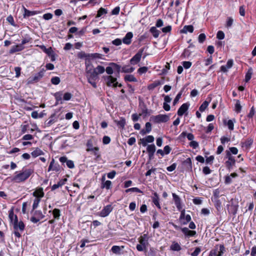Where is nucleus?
I'll list each match as a JSON object with an SVG mask.
<instances>
[{
	"label": "nucleus",
	"mask_w": 256,
	"mask_h": 256,
	"mask_svg": "<svg viewBox=\"0 0 256 256\" xmlns=\"http://www.w3.org/2000/svg\"><path fill=\"white\" fill-rule=\"evenodd\" d=\"M8 218L10 224L13 226L14 236L17 238H20L21 236L20 233L24 230L25 224L22 220L18 222L17 216L14 214L13 208L8 211Z\"/></svg>",
	"instance_id": "1"
},
{
	"label": "nucleus",
	"mask_w": 256,
	"mask_h": 256,
	"mask_svg": "<svg viewBox=\"0 0 256 256\" xmlns=\"http://www.w3.org/2000/svg\"><path fill=\"white\" fill-rule=\"evenodd\" d=\"M34 173V170L32 168H23L21 170L16 172L12 178V180L20 183L25 182Z\"/></svg>",
	"instance_id": "2"
},
{
	"label": "nucleus",
	"mask_w": 256,
	"mask_h": 256,
	"mask_svg": "<svg viewBox=\"0 0 256 256\" xmlns=\"http://www.w3.org/2000/svg\"><path fill=\"white\" fill-rule=\"evenodd\" d=\"M86 76L88 82L94 88H96V80L98 79V76L92 68V66H87L86 68Z\"/></svg>",
	"instance_id": "3"
},
{
	"label": "nucleus",
	"mask_w": 256,
	"mask_h": 256,
	"mask_svg": "<svg viewBox=\"0 0 256 256\" xmlns=\"http://www.w3.org/2000/svg\"><path fill=\"white\" fill-rule=\"evenodd\" d=\"M170 120V116L167 114H158L152 116L150 118V120L154 123L158 124L161 122H166Z\"/></svg>",
	"instance_id": "4"
},
{
	"label": "nucleus",
	"mask_w": 256,
	"mask_h": 256,
	"mask_svg": "<svg viewBox=\"0 0 256 256\" xmlns=\"http://www.w3.org/2000/svg\"><path fill=\"white\" fill-rule=\"evenodd\" d=\"M103 78L108 86H113L114 88L118 86L119 87L122 86V84H118V82L116 81V78H114L112 76H104Z\"/></svg>",
	"instance_id": "5"
},
{
	"label": "nucleus",
	"mask_w": 256,
	"mask_h": 256,
	"mask_svg": "<svg viewBox=\"0 0 256 256\" xmlns=\"http://www.w3.org/2000/svg\"><path fill=\"white\" fill-rule=\"evenodd\" d=\"M224 251L225 248L224 245H216L210 250L208 256H222Z\"/></svg>",
	"instance_id": "6"
},
{
	"label": "nucleus",
	"mask_w": 256,
	"mask_h": 256,
	"mask_svg": "<svg viewBox=\"0 0 256 256\" xmlns=\"http://www.w3.org/2000/svg\"><path fill=\"white\" fill-rule=\"evenodd\" d=\"M87 152H92V154L96 156V159L100 158V154L99 152V148L98 147L93 148L92 144L91 142L88 141L86 144Z\"/></svg>",
	"instance_id": "7"
},
{
	"label": "nucleus",
	"mask_w": 256,
	"mask_h": 256,
	"mask_svg": "<svg viewBox=\"0 0 256 256\" xmlns=\"http://www.w3.org/2000/svg\"><path fill=\"white\" fill-rule=\"evenodd\" d=\"M144 48H142L138 52L130 59V63L131 64L135 65L138 64L140 60Z\"/></svg>",
	"instance_id": "8"
},
{
	"label": "nucleus",
	"mask_w": 256,
	"mask_h": 256,
	"mask_svg": "<svg viewBox=\"0 0 256 256\" xmlns=\"http://www.w3.org/2000/svg\"><path fill=\"white\" fill-rule=\"evenodd\" d=\"M44 72L40 71L36 74L34 76H30L27 80V84H33L39 81L43 76Z\"/></svg>",
	"instance_id": "9"
},
{
	"label": "nucleus",
	"mask_w": 256,
	"mask_h": 256,
	"mask_svg": "<svg viewBox=\"0 0 256 256\" xmlns=\"http://www.w3.org/2000/svg\"><path fill=\"white\" fill-rule=\"evenodd\" d=\"M112 210V205H107L100 211V216L102 217H106L108 216Z\"/></svg>",
	"instance_id": "10"
},
{
	"label": "nucleus",
	"mask_w": 256,
	"mask_h": 256,
	"mask_svg": "<svg viewBox=\"0 0 256 256\" xmlns=\"http://www.w3.org/2000/svg\"><path fill=\"white\" fill-rule=\"evenodd\" d=\"M60 170V168L58 164H55L54 160L53 158L50 162V166L48 168V172L51 170L58 172Z\"/></svg>",
	"instance_id": "11"
},
{
	"label": "nucleus",
	"mask_w": 256,
	"mask_h": 256,
	"mask_svg": "<svg viewBox=\"0 0 256 256\" xmlns=\"http://www.w3.org/2000/svg\"><path fill=\"white\" fill-rule=\"evenodd\" d=\"M44 194L42 188H36L32 193L33 196L36 197V198H39L40 200H41L44 197Z\"/></svg>",
	"instance_id": "12"
},
{
	"label": "nucleus",
	"mask_w": 256,
	"mask_h": 256,
	"mask_svg": "<svg viewBox=\"0 0 256 256\" xmlns=\"http://www.w3.org/2000/svg\"><path fill=\"white\" fill-rule=\"evenodd\" d=\"M172 197L174 201V204L178 210H181L182 206L181 205L180 198L176 194H172Z\"/></svg>",
	"instance_id": "13"
},
{
	"label": "nucleus",
	"mask_w": 256,
	"mask_h": 256,
	"mask_svg": "<svg viewBox=\"0 0 256 256\" xmlns=\"http://www.w3.org/2000/svg\"><path fill=\"white\" fill-rule=\"evenodd\" d=\"M133 37V34L132 32H128L122 39V42L126 44H130L132 42V38Z\"/></svg>",
	"instance_id": "14"
},
{
	"label": "nucleus",
	"mask_w": 256,
	"mask_h": 256,
	"mask_svg": "<svg viewBox=\"0 0 256 256\" xmlns=\"http://www.w3.org/2000/svg\"><path fill=\"white\" fill-rule=\"evenodd\" d=\"M188 105L186 104H183L178 110V114L182 116L188 110Z\"/></svg>",
	"instance_id": "15"
},
{
	"label": "nucleus",
	"mask_w": 256,
	"mask_h": 256,
	"mask_svg": "<svg viewBox=\"0 0 256 256\" xmlns=\"http://www.w3.org/2000/svg\"><path fill=\"white\" fill-rule=\"evenodd\" d=\"M227 156L228 159L226 162V165L228 168H230L235 164L236 160L234 158L231 156L229 152H228Z\"/></svg>",
	"instance_id": "16"
},
{
	"label": "nucleus",
	"mask_w": 256,
	"mask_h": 256,
	"mask_svg": "<svg viewBox=\"0 0 256 256\" xmlns=\"http://www.w3.org/2000/svg\"><path fill=\"white\" fill-rule=\"evenodd\" d=\"M153 203L155 206L160 210L161 209V206L160 204V198L158 194L156 192L154 193V196L152 197Z\"/></svg>",
	"instance_id": "17"
},
{
	"label": "nucleus",
	"mask_w": 256,
	"mask_h": 256,
	"mask_svg": "<svg viewBox=\"0 0 256 256\" xmlns=\"http://www.w3.org/2000/svg\"><path fill=\"white\" fill-rule=\"evenodd\" d=\"M24 14L23 16H24V18H28L29 16L38 14L40 13V12L38 11L29 10H27L26 8H24Z\"/></svg>",
	"instance_id": "18"
},
{
	"label": "nucleus",
	"mask_w": 256,
	"mask_h": 256,
	"mask_svg": "<svg viewBox=\"0 0 256 256\" xmlns=\"http://www.w3.org/2000/svg\"><path fill=\"white\" fill-rule=\"evenodd\" d=\"M154 137L152 136L149 135L146 137V138L141 140L142 144L144 146H146L147 144V142H152L154 141Z\"/></svg>",
	"instance_id": "19"
},
{
	"label": "nucleus",
	"mask_w": 256,
	"mask_h": 256,
	"mask_svg": "<svg viewBox=\"0 0 256 256\" xmlns=\"http://www.w3.org/2000/svg\"><path fill=\"white\" fill-rule=\"evenodd\" d=\"M253 143V140L251 138L246 139L244 142H242V146L246 149H248Z\"/></svg>",
	"instance_id": "20"
},
{
	"label": "nucleus",
	"mask_w": 256,
	"mask_h": 256,
	"mask_svg": "<svg viewBox=\"0 0 256 256\" xmlns=\"http://www.w3.org/2000/svg\"><path fill=\"white\" fill-rule=\"evenodd\" d=\"M24 46H22V44H20L14 46L12 47V48L10 51V54H13V53L17 52H20V51H21L22 50H24Z\"/></svg>",
	"instance_id": "21"
},
{
	"label": "nucleus",
	"mask_w": 256,
	"mask_h": 256,
	"mask_svg": "<svg viewBox=\"0 0 256 256\" xmlns=\"http://www.w3.org/2000/svg\"><path fill=\"white\" fill-rule=\"evenodd\" d=\"M194 27L192 25L184 26L180 32L182 34H186L188 32L192 33L194 32Z\"/></svg>",
	"instance_id": "22"
},
{
	"label": "nucleus",
	"mask_w": 256,
	"mask_h": 256,
	"mask_svg": "<svg viewBox=\"0 0 256 256\" xmlns=\"http://www.w3.org/2000/svg\"><path fill=\"white\" fill-rule=\"evenodd\" d=\"M66 180V178H64L60 180L56 184H54L52 186V190H54L59 188L60 187H61L62 186L65 184Z\"/></svg>",
	"instance_id": "23"
},
{
	"label": "nucleus",
	"mask_w": 256,
	"mask_h": 256,
	"mask_svg": "<svg viewBox=\"0 0 256 256\" xmlns=\"http://www.w3.org/2000/svg\"><path fill=\"white\" fill-rule=\"evenodd\" d=\"M31 154L32 157L36 158L40 156L44 155V152L40 148H36L32 152Z\"/></svg>",
	"instance_id": "24"
},
{
	"label": "nucleus",
	"mask_w": 256,
	"mask_h": 256,
	"mask_svg": "<svg viewBox=\"0 0 256 256\" xmlns=\"http://www.w3.org/2000/svg\"><path fill=\"white\" fill-rule=\"evenodd\" d=\"M170 249L173 251L178 252L181 250L182 248L178 243L176 242H173L170 246Z\"/></svg>",
	"instance_id": "25"
},
{
	"label": "nucleus",
	"mask_w": 256,
	"mask_h": 256,
	"mask_svg": "<svg viewBox=\"0 0 256 256\" xmlns=\"http://www.w3.org/2000/svg\"><path fill=\"white\" fill-rule=\"evenodd\" d=\"M182 231L185 235L188 236H194L196 234L195 231L190 230L187 228H182Z\"/></svg>",
	"instance_id": "26"
},
{
	"label": "nucleus",
	"mask_w": 256,
	"mask_h": 256,
	"mask_svg": "<svg viewBox=\"0 0 256 256\" xmlns=\"http://www.w3.org/2000/svg\"><path fill=\"white\" fill-rule=\"evenodd\" d=\"M150 32L154 38H158L160 34V31L157 30L155 26L151 27Z\"/></svg>",
	"instance_id": "27"
},
{
	"label": "nucleus",
	"mask_w": 256,
	"mask_h": 256,
	"mask_svg": "<svg viewBox=\"0 0 256 256\" xmlns=\"http://www.w3.org/2000/svg\"><path fill=\"white\" fill-rule=\"evenodd\" d=\"M236 122V120H230L226 122V120H224V124H226L228 126V128L230 130H232L234 128V122Z\"/></svg>",
	"instance_id": "28"
},
{
	"label": "nucleus",
	"mask_w": 256,
	"mask_h": 256,
	"mask_svg": "<svg viewBox=\"0 0 256 256\" xmlns=\"http://www.w3.org/2000/svg\"><path fill=\"white\" fill-rule=\"evenodd\" d=\"M160 82L159 80H156L154 81V82L150 84L148 86V88L149 90H153L154 88L157 87L158 86H160Z\"/></svg>",
	"instance_id": "29"
},
{
	"label": "nucleus",
	"mask_w": 256,
	"mask_h": 256,
	"mask_svg": "<svg viewBox=\"0 0 256 256\" xmlns=\"http://www.w3.org/2000/svg\"><path fill=\"white\" fill-rule=\"evenodd\" d=\"M124 80L126 82H136L137 79L132 74H127L124 76Z\"/></svg>",
	"instance_id": "30"
},
{
	"label": "nucleus",
	"mask_w": 256,
	"mask_h": 256,
	"mask_svg": "<svg viewBox=\"0 0 256 256\" xmlns=\"http://www.w3.org/2000/svg\"><path fill=\"white\" fill-rule=\"evenodd\" d=\"M112 186V182L110 180H106V182H102L101 188H106L109 190L110 188Z\"/></svg>",
	"instance_id": "31"
},
{
	"label": "nucleus",
	"mask_w": 256,
	"mask_h": 256,
	"mask_svg": "<svg viewBox=\"0 0 256 256\" xmlns=\"http://www.w3.org/2000/svg\"><path fill=\"white\" fill-rule=\"evenodd\" d=\"M52 214L55 219L59 220L60 216V211L58 208H54L52 210Z\"/></svg>",
	"instance_id": "32"
},
{
	"label": "nucleus",
	"mask_w": 256,
	"mask_h": 256,
	"mask_svg": "<svg viewBox=\"0 0 256 256\" xmlns=\"http://www.w3.org/2000/svg\"><path fill=\"white\" fill-rule=\"evenodd\" d=\"M134 70V68L130 67L128 66H125L122 68V72L126 73L132 72Z\"/></svg>",
	"instance_id": "33"
},
{
	"label": "nucleus",
	"mask_w": 256,
	"mask_h": 256,
	"mask_svg": "<svg viewBox=\"0 0 256 256\" xmlns=\"http://www.w3.org/2000/svg\"><path fill=\"white\" fill-rule=\"evenodd\" d=\"M252 68H250L246 72L245 76V81L246 82H248L252 78Z\"/></svg>",
	"instance_id": "34"
},
{
	"label": "nucleus",
	"mask_w": 256,
	"mask_h": 256,
	"mask_svg": "<svg viewBox=\"0 0 256 256\" xmlns=\"http://www.w3.org/2000/svg\"><path fill=\"white\" fill-rule=\"evenodd\" d=\"M94 70H96L98 76V74H103L105 71L104 68L101 66H98L96 68H94Z\"/></svg>",
	"instance_id": "35"
},
{
	"label": "nucleus",
	"mask_w": 256,
	"mask_h": 256,
	"mask_svg": "<svg viewBox=\"0 0 256 256\" xmlns=\"http://www.w3.org/2000/svg\"><path fill=\"white\" fill-rule=\"evenodd\" d=\"M107 12L108 11L106 9L102 8H100L98 12L96 18H99L102 15L107 14Z\"/></svg>",
	"instance_id": "36"
},
{
	"label": "nucleus",
	"mask_w": 256,
	"mask_h": 256,
	"mask_svg": "<svg viewBox=\"0 0 256 256\" xmlns=\"http://www.w3.org/2000/svg\"><path fill=\"white\" fill-rule=\"evenodd\" d=\"M156 148L154 144H148L147 146L146 150L148 152H155Z\"/></svg>",
	"instance_id": "37"
},
{
	"label": "nucleus",
	"mask_w": 256,
	"mask_h": 256,
	"mask_svg": "<svg viewBox=\"0 0 256 256\" xmlns=\"http://www.w3.org/2000/svg\"><path fill=\"white\" fill-rule=\"evenodd\" d=\"M234 22V19L232 17H228L226 22V26L228 28H230Z\"/></svg>",
	"instance_id": "38"
},
{
	"label": "nucleus",
	"mask_w": 256,
	"mask_h": 256,
	"mask_svg": "<svg viewBox=\"0 0 256 256\" xmlns=\"http://www.w3.org/2000/svg\"><path fill=\"white\" fill-rule=\"evenodd\" d=\"M78 56L80 58H90V54H87L84 52H80L78 53Z\"/></svg>",
	"instance_id": "39"
},
{
	"label": "nucleus",
	"mask_w": 256,
	"mask_h": 256,
	"mask_svg": "<svg viewBox=\"0 0 256 256\" xmlns=\"http://www.w3.org/2000/svg\"><path fill=\"white\" fill-rule=\"evenodd\" d=\"M181 135L183 136H186L188 139L189 140H193L194 139V136L193 134H191V133H188V134H187L186 132H182L181 134Z\"/></svg>",
	"instance_id": "40"
},
{
	"label": "nucleus",
	"mask_w": 256,
	"mask_h": 256,
	"mask_svg": "<svg viewBox=\"0 0 256 256\" xmlns=\"http://www.w3.org/2000/svg\"><path fill=\"white\" fill-rule=\"evenodd\" d=\"M242 110V106L240 104V102L238 100H236V104H235V111L237 113H239Z\"/></svg>",
	"instance_id": "41"
},
{
	"label": "nucleus",
	"mask_w": 256,
	"mask_h": 256,
	"mask_svg": "<svg viewBox=\"0 0 256 256\" xmlns=\"http://www.w3.org/2000/svg\"><path fill=\"white\" fill-rule=\"evenodd\" d=\"M126 192L127 193L129 192H136L139 193H142V192L138 188H128L126 190Z\"/></svg>",
	"instance_id": "42"
},
{
	"label": "nucleus",
	"mask_w": 256,
	"mask_h": 256,
	"mask_svg": "<svg viewBox=\"0 0 256 256\" xmlns=\"http://www.w3.org/2000/svg\"><path fill=\"white\" fill-rule=\"evenodd\" d=\"M208 104H209V102L207 101H204L202 104V105L200 106V108H199V110L201 112H204L206 108L208 106Z\"/></svg>",
	"instance_id": "43"
},
{
	"label": "nucleus",
	"mask_w": 256,
	"mask_h": 256,
	"mask_svg": "<svg viewBox=\"0 0 256 256\" xmlns=\"http://www.w3.org/2000/svg\"><path fill=\"white\" fill-rule=\"evenodd\" d=\"M51 82L54 84H58L60 82V78L58 76L53 77L51 79Z\"/></svg>",
	"instance_id": "44"
},
{
	"label": "nucleus",
	"mask_w": 256,
	"mask_h": 256,
	"mask_svg": "<svg viewBox=\"0 0 256 256\" xmlns=\"http://www.w3.org/2000/svg\"><path fill=\"white\" fill-rule=\"evenodd\" d=\"M6 20L12 26H16L14 19L12 16L10 15L6 18Z\"/></svg>",
	"instance_id": "45"
},
{
	"label": "nucleus",
	"mask_w": 256,
	"mask_h": 256,
	"mask_svg": "<svg viewBox=\"0 0 256 256\" xmlns=\"http://www.w3.org/2000/svg\"><path fill=\"white\" fill-rule=\"evenodd\" d=\"M40 201V200L39 198H35V199L34 200V203L32 204V209L33 210H35L38 207Z\"/></svg>",
	"instance_id": "46"
},
{
	"label": "nucleus",
	"mask_w": 256,
	"mask_h": 256,
	"mask_svg": "<svg viewBox=\"0 0 256 256\" xmlns=\"http://www.w3.org/2000/svg\"><path fill=\"white\" fill-rule=\"evenodd\" d=\"M183 67L186 69L189 68L192 65V63L188 61H184L182 63Z\"/></svg>",
	"instance_id": "47"
},
{
	"label": "nucleus",
	"mask_w": 256,
	"mask_h": 256,
	"mask_svg": "<svg viewBox=\"0 0 256 256\" xmlns=\"http://www.w3.org/2000/svg\"><path fill=\"white\" fill-rule=\"evenodd\" d=\"M224 34L222 31L219 30L216 34V38L219 40H223L224 38Z\"/></svg>",
	"instance_id": "48"
},
{
	"label": "nucleus",
	"mask_w": 256,
	"mask_h": 256,
	"mask_svg": "<svg viewBox=\"0 0 256 256\" xmlns=\"http://www.w3.org/2000/svg\"><path fill=\"white\" fill-rule=\"evenodd\" d=\"M148 68L146 66H143L139 68L138 70V72L139 74H142L146 73L148 71Z\"/></svg>",
	"instance_id": "49"
},
{
	"label": "nucleus",
	"mask_w": 256,
	"mask_h": 256,
	"mask_svg": "<svg viewBox=\"0 0 256 256\" xmlns=\"http://www.w3.org/2000/svg\"><path fill=\"white\" fill-rule=\"evenodd\" d=\"M112 251L114 254H118L120 252V248L119 246H114L112 248Z\"/></svg>",
	"instance_id": "50"
},
{
	"label": "nucleus",
	"mask_w": 256,
	"mask_h": 256,
	"mask_svg": "<svg viewBox=\"0 0 256 256\" xmlns=\"http://www.w3.org/2000/svg\"><path fill=\"white\" fill-rule=\"evenodd\" d=\"M206 36L204 34H200L198 38V42L200 43H202L206 40Z\"/></svg>",
	"instance_id": "51"
},
{
	"label": "nucleus",
	"mask_w": 256,
	"mask_h": 256,
	"mask_svg": "<svg viewBox=\"0 0 256 256\" xmlns=\"http://www.w3.org/2000/svg\"><path fill=\"white\" fill-rule=\"evenodd\" d=\"M110 66H112V68H114V70H116L118 72H120V66L117 64H116L111 62L110 64Z\"/></svg>",
	"instance_id": "52"
},
{
	"label": "nucleus",
	"mask_w": 256,
	"mask_h": 256,
	"mask_svg": "<svg viewBox=\"0 0 256 256\" xmlns=\"http://www.w3.org/2000/svg\"><path fill=\"white\" fill-rule=\"evenodd\" d=\"M182 92H180L176 96L174 102H173V104L174 105H176L178 102L180 98H181V96H182Z\"/></svg>",
	"instance_id": "53"
},
{
	"label": "nucleus",
	"mask_w": 256,
	"mask_h": 256,
	"mask_svg": "<svg viewBox=\"0 0 256 256\" xmlns=\"http://www.w3.org/2000/svg\"><path fill=\"white\" fill-rule=\"evenodd\" d=\"M110 142V138L108 136H105L103 137L102 142L104 144H108Z\"/></svg>",
	"instance_id": "54"
},
{
	"label": "nucleus",
	"mask_w": 256,
	"mask_h": 256,
	"mask_svg": "<svg viewBox=\"0 0 256 256\" xmlns=\"http://www.w3.org/2000/svg\"><path fill=\"white\" fill-rule=\"evenodd\" d=\"M105 70L106 71V72L110 76L114 72V68H112V66H109L106 67Z\"/></svg>",
	"instance_id": "55"
},
{
	"label": "nucleus",
	"mask_w": 256,
	"mask_h": 256,
	"mask_svg": "<svg viewBox=\"0 0 256 256\" xmlns=\"http://www.w3.org/2000/svg\"><path fill=\"white\" fill-rule=\"evenodd\" d=\"M140 244L142 245L146 248L148 242L146 240L143 236H141L140 240Z\"/></svg>",
	"instance_id": "56"
},
{
	"label": "nucleus",
	"mask_w": 256,
	"mask_h": 256,
	"mask_svg": "<svg viewBox=\"0 0 256 256\" xmlns=\"http://www.w3.org/2000/svg\"><path fill=\"white\" fill-rule=\"evenodd\" d=\"M102 58V54L98 53H94L90 54V58Z\"/></svg>",
	"instance_id": "57"
},
{
	"label": "nucleus",
	"mask_w": 256,
	"mask_h": 256,
	"mask_svg": "<svg viewBox=\"0 0 256 256\" xmlns=\"http://www.w3.org/2000/svg\"><path fill=\"white\" fill-rule=\"evenodd\" d=\"M201 251L200 248L197 247L193 252L191 254L192 256H198Z\"/></svg>",
	"instance_id": "58"
},
{
	"label": "nucleus",
	"mask_w": 256,
	"mask_h": 256,
	"mask_svg": "<svg viewBox=\"0 0 256 256\" xmlns=\"http://www.w3.org/2000/svg\"><path fill=\"white\" fill-rule=\"evenodd\" d=\"M146 132H150L152 130V124L150 122H147L145 125Z\"/></svg>",
	"instance_id": "59"
},
{
	"label": "nucleus",
	"mask_w": 256,
	"mask_h": 256,
	"mask_svg": "<svg viewBox=\"0 0 256 256\" xmlns=\"http://www.w3.org/2000/svg\"><path fill=\"white\" fill-rule=\"evenodd\" d=\"M162 30L164 33L170 32L172 30V26H166L162 28Z\"/></svg>",
	"instance_id": "60"
},
{
	"label": "nucleus",
	"mask_w": 256,
	"mask_h": 256,
	"mask_svg": "<svg viewBox=\"0 0 256 256\" xmlns=\"http://www.w3.org/2000/svg\"><path fill=\"white\" fill-rule=\"evenodd\" d=\"M72 94L70 92H66L64 95V100H69L72 98Z\"/></svg>",
	"instance_id": "61"
},
{
	"label": "nucleus",
	"mask_w": 256,
	"mask_h": 256,
	"mask_svg": "<svg viewBox=\"0 0 256 256\" xmlns=\"http://www.w3.org/2000/svg\"><path fill=\"white\" fill-rule=\"evenodd\" d=\"M122 41L120 38H116L112 41V44L115 46H120L122 44Z\"/></svg>",
	"instance_id": "62"
},
{
	"label": "nucleus",
	"mask_w": 256,
	"mask_h": 256,
	"mask_svg": "<svg viewBox=\"0 0 256 256\" xmlns=\"http://www.w3.org/2000/svg\"><path fill=\"white\" fill-rule=\"evenodd\" d=\"M21 68L20 67H16L14 68V72H16V77L18 78L20 75Z\"/></svg>",
	"instance_id": "63"
},
{
	"label": "nucleus",
	"mask_w": 256,
	"mask_h": 256,
	"mask_svg": "<svg viewBox=\"0 0 256 256\" xmlns=\"http://www.w3.org/2000/svg\"><path fill=\"white\" fill-rule=\"evenodd\" d=\"M66 164L67 166L70 168H72L74 166V162L71 160H68L66 162Z\"/></svg>",
	"instance_id": "64"
}]
</instances>
